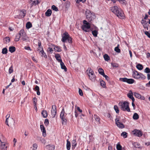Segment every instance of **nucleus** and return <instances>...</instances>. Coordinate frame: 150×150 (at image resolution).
Returning <instances> with one entry per match:
<instances>
[{"label":"nucleus","instance_id":"f257e3e1","mask_svg":"<svg viewBox=\"0 0 150 150\" xmlns=\"http://www.w3.org/2000/svg\"><path fill=\"white\" fill-rule=\"evenodd\" d=\"M111 11L119 18L123 19L124 17L123 11L120 8L117 6H114L110 8Z\"/></svg>","mask_w":150,"mask_h":150},{"label":"nucleus","instance_id":"f03ea898","mask_svg":"<svg viewBox=\"0 0 150 150\" xmlns=\"http://www.w3.org/2000/svg\"><path fill=\"white\" fill-rule=\"evenodd\" d=\"M62 41L64 43L67 41L70 44L72 43V38L70 36L69 33L67 32H65L62 35Z\"/></svg>","mask_w":150,"mask_h":150},{"label":"nucleus","instance_id":"7ed1b4c3","mask_svg":"<svg viewBox=\"0 0 150 150\" xmlns=\"http://www.w3.org/2000/svg\"><path fill=\"white\" fill-rule=\"evenodd\" d=\"M89 23L85 20L83 21V25L81 26V28L86 33L89 32L90 31L91 24Z\"/></svg>","mask_w":150,"mask_h":150},{"label":"nucleus","instance_id":"20e7f679","mask_svg":"<svg viewBox=\"0 0 150 150\" xmlns=\"http://www.w3.org/2000/svg\"><path fill=\"white\" fill-rule=\"evenodd\" d=\"M132 76L133 78L137 79H141L144 80L146 78L144 75L135 70H134L133 71Z\"/></svg>","mask_w":150,"mask_h":150},{"label":"nucleus","instance_id":"39448f33","mask_svg":"<svg viewBox=\"0 0 150 150\" xmlns=\"http://www.w3.org/2000/svg\"><path fill=\"white\" fill-rule=\"evenodd\" d=\"M129 104V103L126 101H124L123 103H119V105L121 106V109L122 110L130 112V110Z\"/></svg>","mask_w":150,"mask_h":150},{"label":"nucleus","instance_id":"423d86ee","mask_svg":"<svg viewBox=\"0 0 150 150\" xmlns=\"http://www.w3.org/2000/svg\"><path fill=\"white\" fill-rule=\"evenodd\" d=\"M86 17L89 22L91 23L95 18V16L94 13H92L89 10L86 11Z\"/></svg>","mask_w":150,"mask_h":150},{"label":"nucleus","instance_id":"0eeeda50","mask_svg":"<svg viewBox=\"0 0 150 150\" xmlns=\"http://www.w3.org/2000/svg\"><path fill=\"white\" fill-rule=\"evenodd\" d=\"M89 71V73H87L90 79L92 81H94L95 80L96 76L94 74V72L91 68H88L87 71Z\"/></svg>","mask_w":150,"mask_h":150},{"label":"nucleus","instance_id":"6e6552de","mask_svg":"<svg viewBox=\"0 0 150 150\" xmlns=\"http://www.w3.org/2000/svg\"><path fill=\"white\" fill-rule=\"evenodd\" d=\"M115 122L117 126L120 128H123L125 126L119 120V117H117L115 120Z\"/></svg>","mask_w":150,"mask_h":150},{"label":"nucleus","instance_id":"1a4fd4ad","mask_svg":"<svg viewBox=\"0 0 150 150\" xmlns=\"http://www.w3.org/2000/svg\"><path fill=\"white\" fill-rule=\"evenodd\" d=\"M94 29H95L94 30H93V29L91 28L90 30L92 31V33L93 35L95 37H97V35L98 34V28L96 26H94Z\"/></svg>","mask_w":150,"mask_h":150},{"label":"nucleus","instance_id":"9d476101","mask_svg":"<svg viewBox=\"0 0 150 150\" xmlns=\"http://www.w3.org/2000/svg\"><path fill=\"white\" fill-rule=\"evenodd\" d=\"M56 108L57 107L55 105H53L52 107L51 115L53 118L55 117L57 113Z\"/></svg>","mask_w":150,"mask_h":150},{"label":"nucleus","instance_id":"9b49d317","mask_svg":"<svg viewBox=\"0 0 150 150\" xmlns=\"http://www.w3.org/2000/svg\"><path fill=\"white\" fill-rule=\"evenodd\" d=\"M1 143V150H7L9 147L8 144L6 143L5 142H2Z\"/></svg>","mask_w":150,"mask_h":150},{"label":"nucleus","instance_id":"f8f14e48","mask_svg":"<svg viewBox=\"0 0 150 150\" xmlns=\"http://www.w3.org/2000/svg\"><path fill=\"white\" fill-rule=\"evenodd\" d=\"M23 29H22L19 32V33L17 34L16 36V38L15 39V41L16 42L18 41L21 37V34L23 35Z\"/></svg>","mask_w":150,"mask_h":150},{"label":"nucleus","instance_id":"ddd939ff","mask_svg":"<svg viewBox=\"0 0 150 150\" xmlns=\"http://www.w3.org/2000/svg\"><path fill=\"white\" fill-rule=\"evenodd\" d=\"M133 134L135 135L138 137H141L143 134L142 132L139 129H135L133 131Z\"/></svg>","mask_w":150,"mask_h":150},{"label":"nucleus","instance_id":"4468645a","mask_svg":"<svg viewBox=\"0 0 150 150\" xmlns=\"http://www.w3.org/2000/svg\"><path fill=\"white\" fill-rule=\"evenodd\" d=\"M23 35L21 34V38L22 40L23 41H27L29 40L28 38L26 35L25 33L24 32V30H23Z\"/></svg>","mask_w":150,"mask_h":150},{"label":"nucleus","instance_id":"2eb2a0df","mask_svg":"<svg viewBox=\"0 0 150 150\" xmlns=\"http://www.w3.org/2000/svg\"><path fill=\"white\" fill-rule=\"evenodd\" d=\"M134 95L138 99H141L142 100L145 99V97L143 96H142L140 94L134 92Z\"/></svg>","mask_w":150,"mask_h":150},{"label":"nucleus","instance_id":"dca6fc26","mask_svg":"<svg viewBox=\"0 0 150 150\" xmlns=\"http://www.w3.org/2000/svg\"><path fill=\"white\" fill-rule=\"evenodd\" d=\"M133 93L132 91H129V93L127 94V96L128 98L132 100V101H134L135 99L133 97Z\"/></svg>","mask_w":150,"mask_h":150},{"label":"nucleus","instance_id":"f3484780","mask_svg":"<svg viewBox=\"0 0 150 150\" xmlns=\"http://www.w3.org/2000/svg\"><path fill=\"white\" fill-rule=\"evenodd\" d=\"M40 128L42 132V135L43 137H45L46 136V131L45 128L42 125H40Z\"/></svg>","mask_w":150,"mask_h":150},{"label":"nucleus","instance_id":"a211bd4d","mask_svg":"<svg viewBox=\"0 0 150 150\" xmlns=\"http://www.w3.org/2000/svg\"><path fill=\"white\" fill-rule=\"evenodd\" d=\"M67 114L65 113L64 108H63L61 112L60 117V118H67L66 117Z\"/></svg>","mask_w":150,"mask_h":150},{"label":"nucleus","instance_id":"6ab92c4d","mask_svg":"<svg viewBox=\"0 0 150 150\" xmlns=\"http://www.w3.org/2000/svg\"><path fill=\"white\" fill-rule=\"evenodd\" d=\"M55 57L56 59V60L58 61V62H62V60L61 59V57L59 54H56L55 56Z\"/></svg>","mask_w":150,"mask_h":150},{"label":"nucleus","instance_id":"aec40b11","mask_svg":"<svg viewBox=\"0 0 150 150\" xmlns=\"http://www.w3.org/2000/svg\"><path fill=\"white\" fill-rule=\"evenodd\" d=\"M30 3H31V6L33 5H36L39 3V1L38 0H30Z\"/></svg>","mask_w":150,"mask_h":150},{"label":"nucleus","instance_id":"412c9836","mask_svg":"<svg viewBox=\"0 0 150 150\" xmlns=\"http://www.w3.org/2000/svg\"><path fill=\"white\" fill-rule=\"evenodd\" d=\"M94 119L95 120L96 122H98V123L99 124H100L101 123V122H100V118L96 114H95L94 115Z\"/></svg>","mask_w":150,"mask_h":150},{"label":"nucleus","instance_id":"4be33fe9","mask_svg":"<svg viewBox=\"0 0 150 150\" xmlns=\"http://www.w3.org/2000/svg\"><path fill=\"white\" fill-rule=\"evenodd\" d=\"M60 63L61 69H64L65 71H67V69L64 63L62 62V61Z\"/></svg>","mask_w":150,"mask_h":150},{"label":"nucleus","instance_id":"5701e85b","mask_svg":"<svg viewBox=\"0 0 150 150\" xmlns=\"http://www.w3.org/2000/svg\"><path fill=\"white\" fill-rule=\"evenodd\" d=\"M26 14V11L25 10L24 11H21L20 13V14L19 15L20 16H21V17L23 18L25 16Z\"/></svg>","mask_w":150,"mask_h":150},{"label":"nucleus","instance_id":"b1692460","mask_svg":"<svg viewBox=\"0 0 150 150\" xmlns=\"http://www.w3.org/2000/svg\"><path fill=\"white\" fill-rule=\"evenodd\" d=\"M34 90L35 91H37V94L39 96L40 95V88L38 86L36 85L35 87Z\"/></svg>","mask_w":150,"mask_h":150},{"label":"nucleus","instance_id":"393cba45","mask_svg":"<svg viewBox=\"0 0 150 150\" xmlns=\"http://www.w3.org/2000/svg\"><path fill=\"white\" fill-rule=\"evenodd\" d=\"M5 138L4 137L2 134L0 132V141L1 143L2 142H5Z\"/></svg>","mask_w":150,"mask_h":150},{"label":"nucleus","instance_id":"a878e982","mask_svg":"<svg viewBox=\"0 0 150 150\" xmlns=\"http://www.w3.org/2000/svg\"><path fill=\"white\" fill-rule=\"evenodd\" d=\"M52 11L51 10L49 9H48L45 12V15L46 16H50L52 14Z\"/></svg>","mask_w":150,"mask_h":150},{"label":"nucleus","instance_id":"bb28decb","mask_svg":"<svg viewBox=\"0 0 150 150\" xmlns=\"http://www.w3.org/2000/svg\"><path fill=\"white\" fill-rule=\"evenodd\" d=\"M71 145L72 148L74 149L75 147L76 146L77 143L75 140L74 139L71 142Z\"/></svg>","mask_w":150,"mask_h":150},{"label":"nucleus","instance_id":"cd10ccee","mask_svg":"<svg viewBox=\"0 0 150 150\" xmlns=\"http://www.w3.org/2000/svg\"><path fill=\"white\" fill-rule=\"evenodd\" d=\"M38 50L40 51V52L42 50H43L42 47L41 46V42L40 41H39L38 42Z\"/></svg>","mask_w":150,"mask_h":150},{"label":"nucleus","instance_id":"c85d7f7f","mask_svg":"<svg viewBox=\"0 0 150 150\" xmlns=\"http://www.w3.org/2000/svg\"><path fill=\"white\" fill-rule=\"evenodd\" d=\"M62 120V125H66L67 122V118H61Z\"/></svg>","mask_w":150,"mask_h":150},{"label":"nucleus","instance_id":"c756f323","mask_svg":"<svg viewBox=\"0 0 150 150\" xmlns=\"http://www.w3.org/2000/svg\"><path fill=\"white\" fill-rule=\"evenodd\" d=\"M16 50V48L14 46H11L9 47V51L13 53Z\"/></svg>","mask_w":150,"mask_h":150},{"label":"nucleus","instance_id":"7c9ffc66","mask_svg":"<svg viewBox=\"0 0 150 150\" xmlns=\"http://www.w3.org/2000/svg\"><path fill=\"white\" fill-rule=\"evenodd\" d=\"M61 48L59 46H55L54 49L57 52H60L62 50Z\"/></svg>","mask_w":150,"mask_h":150},{"label":"nucleus","instance_id":"2f4dec72","mask_svg":"<svg viewBox=\"0 0 150 150\" xmlns=\"http://www.w3.org/2000/svg\"><path fill=\"white\" fill-rule=\"evenodd\" d=\"M100 83L101 86L105 88L106 87V83L103 80H101L100 81Z\"/></svg>","mask_w":150,"mask_h":150},{"label":"nucleus","instance_id":"473e14b6","mask_svg":"<svg viewBox=\"0 0 150 150\" xmlns=\"http://www.w3.org/2000/svg\"><path fill=\"white\" fill-rule=\"evenodd\" d=\"M42 114L44 118L46 117L47 116V114L46 110H43L42 111Z\"/></svg>","mask_w":150,"mask_h":150},{"label":"nucleus","instance_id":"72a5a7b5","mask_svg":"<svg viewBox=\"0 0 150 150\" xmlns=\"http://www.w3.org/2000/svg\"><path fill=\"white\" fill-rule=\"evenodd\" d=\"M134 80L132 79H127V83L129 84H132L134 83Z\"/></svg>","mask_w":150,"mask_h":150},{"label":"nucleus","instance_id":"f704fd0d","mask_svg":"<svg viewBox=\"0 0 150 150\" xmlns=\"http://www.w3.org/2000/svg\"><path fill=\"white\" fill-rule=\"evenodd\" d=\"M71 147V143L68 140L67 141V150H69Z\"/></svg>","mask_w":150,"mask_h":150},{"label":"nucleus","instance_id":"c9c22d12","mask_svg":"<svg viewBox=\"0 0 150 150\" xmlns=\"http://www.w3.org/2000/svg\"><path fill=\"white\" fill-rule=\"evenodd\" d=\"M132 144L133 146L136 148H139L140 147V145L138 143L134 142Z\"/></svg>","mask_w":150,"mask_h":150},{"label":"nucleus","instance_id":"e433bc0d","mask_svg":"<svg viewBox=\"0 0 150 150\" xmlns=\"http://www.w3.org/2000/svg\"><path fill=\"white\" fill-rule=\"evenodd\" d=\"M139 116L137 113H135L133 116V118L134 120H137L139 118Z\"/></svg>","mask_w":150,"mask_h":150},{"label":"nucleus","instance_id":"4c0bfd02","mask_svg":"<svg viewBox=\"0 0 150 150\" xmlns=\"http://www.w3.org/2000/svg\"><path fill=\"white\" fill-rule=\"evenodd\" d=\"M103 57L105 60L106 61H108L110 59V57L107 54H105L103 56Z\"/></svg>","mask_w":150,"mask_h":150},{"label":"nucleus","instance_id":"58836bf2","mask_svg":"<svg viewBox=\"0 0 150 150\" xmlns=\"http://www.w3.org/2000/svg\"><path fill=\"white\" fill-rule=\"evenodd\" d=\"M119 45L118 44L117 46L115 47L114 49L115 51L117 53H120L121 52L119 48Z\"/></svg>","mask_w":150,"mask_h":150},{"label":"nucleus","instance_id":"ea45409f","mask_svg":"<svg viewBox=\"0 0 150 150\" xmlns=\"http://www.w3.org/2000/svg\"><path fill=\"white\" fill-rule=\"evenodd\" d=\"M120 4L124 5H126L127 1L125 0H117Z\"/></svg>","mask_w":150,"mask_h":150},{"label":"nucleus","instance_id":"a19ab883","mask_svg":"<svg viewBox=\"0 0 150 150\" xmlns=\"http://www.w3.org/2000/svg\"><path fill=\"white\" fill-rule=\"evenodd\" d=\"M136 68L139 70H142L143 68V67L142 64H139L137 65Z\"/></svg>","mask_w":150,"mask_h":150},{"label":"nucleus","instance_id":"79ce46f5","mask_svg":"<svg viewBox=\"0 0 150 150\" xmlns=\"http://www.w3.org/2000/svg\"><path fill=\"white\" fill-rule=\"evenodd\" d=\"M32 26V24L30 22L27 23L26 25V27L27 29H29L31 28Z\"/></svg>","mask_w":150,"mask_h":150},{"label":"nucleus","instance_id":"37998d69","mask_svg":"<svg viewBox=\"0 0 150 150\" xmlns=\"http://www.w3.org/2000/svg\"><path fill=\"white\" fill-rule=\"evenodd\" d=\"M99 73L102 75H103L105 74L103 70L101 68L99 69L98 70Z\"/></svg>","mask_w":150,"mask_h":150},{"label":"nucleus","instance_id":"c03bdc74","mask_svg":"<svg viewBox=\"0 0 150 150\" xmlns=\"http://www.w3.org/2000/svg\"><path fill=\"white\" fill-rule=\"evenodd\" d=\"M10 117V114H8L6 116V121H5V123L8 126H9V125L8 124V120Z\"/></svg>","mask_w":150,"mask_h":150},{"label":"nucleus","instance_id":"a18cd8bd","mask_svg":"<svg viewBox=\"0 0 150 150\" xmlns=\"http://www.w3.org/2000/svg\"><path fill=\"white\" fill-rule=\"evenodd\" d=\"M8 52L7 49L6 48H3L2 50V53L4 54H6Z\"/></svg>","mask_w":150,"mask_h":150},{"label":"nucleus","instance_id":"49530a36","mask_svg":"<svg viewBox=\"0 0 150 150\" xmlns=\"http://www.w3.org/2000/svg\"><path fill=\"white\" fill-rule=\"evenodd\" d=\"M114 109L117 113L119 112V110L118 107L117 105H115L114 107Z\"/></svg>","mask_w":150,"mask_h":150},{"label":"nucleus","instance_id":"de8ad7c7","mask_svg":"<svg viewBox=\"0 0 150 150\" xmlns=\"http://www.w3.org/2000/svg\"><path fill=\"white\" fill-rule=\"evenodd\" d=\"M40 52L42 54V57H44L45 58H47V56L45 53L44 52L43 50H42V51H41V52Z\"/></svg>","mask_w":150,"mask_h":150},{"label":"nucleus","instance_id":"09e8293b","mask_svg":"<svg viewBox=\"0 0 150 150\" xmlns=\"http://www.w3.org/2000/svg\"><path fill=\"white\" fill-rule=\"evenodd\" d=\"M127 133L126 132H123L121 134V136L123 137L124 138H126L127 137Z\"/></svg>","mask_w":150,"mask_h":150},{"label":"nucleus","instance_id":"8fccbe9b","mask_svg":"<svg viewBox=\"0 0 150 150\" xmlns=\"http://www.w3.org/2000/svg\"><path fill=\"white\" fill-rule=\"evenodd\" d=\"M127 78L126 77L124 78H120L119 79L120 81H122V82H127Z\"/></svg>","mask_w":150,"mask_h":150},{"label":"nucleus","instance_id":"3c124183","mask_svg":"<svg viewBox=\"0 0 150 150\" xmlns=\"http://www.w3.org/2000/svg\"><path fill=\"white\" fill-rule=\"evenodd\" d=\"M5 43H8L10 41V39L9 37H6L4 39Z\"/></svg>","mask_w":150,"mask_h":150},{"label":"nucleus","instance_id":"603ef678","mask_svg":"<svg viewBox=\"0 0 150 150\" xmlns=\"http://www.w3.org/2000/svg\"><path fill=\"white\" fill-rule=\"evenodd\" d=\"M52 8L53 10L55 11H58L57 8L54 5H53L52 6Z\"/></svg>","mask_w":150,"mask_h":150},{"label":"nucleus","instance_id":"864d4df0","mask_svg":"<svg viewBox=\"0 0 150 150\" xmlns=\"http://www.w3.org/2000/svg\"><path fill=\"white\" fill-rule=\"evenodd\" d=\"M33 103L34 105V106H36L37 104V99L36 97H34L33 98Z\"/></svg>","mask_w":150,"mask_h":150},{"label":"nucleus","instance_id":"5fc2aeb1","mask_svg":"<svg viewBox=\"0 0 150 150\" xmlns=\"http://www.w3.org/2000/svg\"><path fill=\"white\" fill-rule=\"evenodd\" d=\"M8 71L9 74H11L13 72V67L12 66H11L8 69Z\"/></svg>","mask_w":150,"mask_h":150},{"label":"nucleus","instance_id":"6e6d98bb","mask_svg":"<svg viewBox=\"0 0 150 150\" xmlns=\"http://www.w3.org/2000/svg\"><path fill=\"white\" fill-rule=\"evenodd\" d=\"M33 150H36L37 149L38 146L35 143L33 144Z\"/></svg>","mask_w":150,"mask_h":150},{"label":"nucleus","instance_id":"4d7b16f0","mask_svg":"<svg viewBox=\"0 0 150 150\" xmlns=\"http://www.w3.org/2000/svg\"><path fill=\"white\" fill-rule=\"evenodd\" d=\"M49 124V120L48 119H45V120L44 124L45 125L47 126Z\"/></svg>","mask_w":150,"mask_h":150},{"label":"nucleus","instance_id":"13d9d810","mask_svg":"<svg viewBox=\"0 0 150 150\" xmlns=\"http://www.w3.org/2000/svg\"><path fill=\"white\" fill-rule=\"evenodd\" d=\"M117 149L118 150H121L122 149V147L120 144H117L116 146Z\"/></svg>","mask_w":150,"mask_h":150},{"label":"nucleus","instance_id":"bf43d9fd","mask_svg":"<svg viewBox=\"0 0 150 150\" xmlns=\"http://www.w3.org/2000/svg\"><path fill=\"white\" fill-rule=\"evenodd\" d=\"M144 72L147 73H150V69L148 67H146L144 70Z\"/></svg>","mask_w":150,"mask_h":150},{"label":"nucleus","instance_id":"052dcab7","mask_svg":"<svg viewBox=\"0 0 150 150\" xmlns=\"http://www.w3.org/2000/svg\"><path fill=\"white\" fill-rule=\"evenodd\" d=\"M79 95L81 96H83V93L82 90L80 89L79 88Z\"/></svg>","mask_w":150,"mask_h":150},{"label":"nucleus","instance_id":"680f3d73","mask_svg":"<svg viewBox=\"0 0 150 150\" xmlns=\"http://www.w3.org/2000/svg\"><path fill=\"white\" fill-rule=\"evenodd\" d=\"M103 76L105 78V79L107 80V81H109V80H110V78L108 76H107L106 75H105V74H103Z\"/></svg>","mask_w":150,"mask_h":150},{"label":"nucleus","instance_id":"e2e57ef3","mask_svg":"<svg viewBox=\"0 0 150 150\" xmlns=\"http://www.w3.org/2000/svg\"><path fill=\"white\" fill-rule=\"evenodd\" d=\"M24 48L26 50H29L30 51L31 50L30 47L29 46H25Z\"/></svg>","mask_w":150,"mask_h":150},{"label":"nucleus","instance_id":"0e129e2a","mask_svg":"<svg viewBox=\"0 0 150 150\" xmlns=\"http://www.w3.org/2000/svg\"><path fill=\"white\" fill-rule=\"evenodd\" d=\"M48 51L51 54L53 52V50L52 48L51 47H49L48 48Z\"/></svg>","mask_w":150,"mask_h":150},{"label":"nucleus","instance_id":"69168bd1","mask_svg":"<svg viewBox=\"0 0 150 150\" xmlns=\"http://www.w3.org/2000/svg\"><path fill=\"white\" fill-rule=\"evenodd\" d=\"M112 65L113 67H115V68H117V67H118V64L116 63H114V64H112Z\"/></svg>","mask_w":150,"mask_h":150},{"label":"nucleus","instance_id":"338daca9","mask_svg":"<svg viewBox=\"0 0 150 150\" xmlns=\"http://www.w3.org/2000/svg\"><path fill=\"white\" fill-rule=\"evenodd\" d=\"M145 34L149 38L150 37V34L148 32L146 31L145 32Z\"/></svg>","mask_w":150,"mask_h":150},{"label":"nucleus","instance_id":"774afa93","mask_svg":"<svg viewBox=\"0 0 150 150\" xmlns=\"http://www.w3.org/2000/svg\"><path fill=\"white\" fill-rule=\"evenodd\" d=\"M32 59L33 61L35 62H37V60L35 59V58L33 56H31Z\"/></svg>","mask_w":150,"mask_h":150}]
</instances>
